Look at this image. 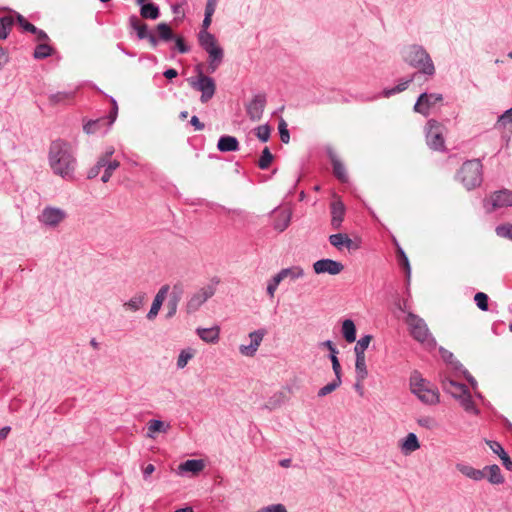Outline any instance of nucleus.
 <instances>
[{
  "instance_id": "14",
  "label": "nucleus",
  "mask_w": 512,
  "mask_h": 512,
  "mask_svg": "<svg viewBox=\"0 0 512 512\" xmlns=\"http://www.w3.org/2000/svg\"><path fill=\"white\" fill-rule=\"evenodd\" d=\"M442 101L441 94H427L423 93L419 96L414 110L422 115H428L429 109L437 102Z\"/></svg>"
},
{
  "instance_id": "49",
  "label": "nucleus",
  "mask_w": 512,
  "mask_h": 512,
  "mask_svg": "<svg viewBox=\"0 0 512 512\" xmlns=\"http://www.w3.org/2000/svg\"><path fill=\"white\" fill-rule=\"evenodd\" d=\"M206 52L209 54L210 61L222 62L224 53L219 46L213 47Z\"/></svg>"
},
{
  "instance_id": "18",
  "label": "nucleus",
  "mask_w": 512,
  "mask_h": 512,
  "mask_svg": "<svg viewBox=\"0 0 512 512\" xmlns=\"http://www.w3.org/2000/svg\"><path fill=\"white\" fill-rule=\"evenodd\" d=\"M399 448L404 455H409L420 448L418 437L414 433H408L399 441Z\"/></svg>"
},
{
  "instance_id": "45",
  "label": "nucleus",
  "mask_w": 512,
  "mask_h": 512,
  "mask_svg": "<svg viewBox=\"0 0 512 512\" xmlns=\"http://www.w3.org/2000/svg\"><path fill=\"white\" fill-rule=\"evenodd\" d=\"M412 81V79H409V80H406L404 82H401L400 84H398L397 86L393 87V88H390V89H385L383 91V96L385 98H389L390 96L396 94V93H400V92H403L404 90L407 89L409 83Z\"/></svg>"
},
{
  "instance_id": "16",
  "label": "nucleus",
  "mask_w": 512,
  "mask_h": 512,
  "mask_svg": "<svg viewBox=\"0 0 512 512\" xmlns=\"http://www.w3.org/2000/svg\"><path fill=\"white\" fill-rule=\"evenodd\" d=\"M169 288H170L169 285H163L159 289L157 294L155 295L154 300L151 305V308H150V311L147 314L148 320H154L156 318V316L158 315V313L161 309V306L167 297Z\"/></svg>"
},
{
  "instance_id": "53",
  "label": "nucleus",
  "mask_w": 512,
  "mask_h": 512,
  "mask_svg": "<svg viewBox=\"0 0 512 512\" xmlns=\"http://www.w3.org/2000/svg\"><path fill=\"white\" fill-rule=\"evenodd\" d=\"M17 22L24 31L32 33V23L25 19L22 15L17 14Z\"/></svg>"
},
{
  "instance_id": "8",
  "label": "nucleus",
  "mask_w": 512,
  "mask_h": 512,
  "mask_svg": "<svg viewBox=\"0 0 512 512\" xmlns=\"http://www.w3.org/2000/svg\"><path fill=\"white\" fill-rule=\"evenodd\" d=\"M215 287L213 285H206L201 287L195 293H193L185 305V310L188 314H194L201 306L215 294Z\"/></svg>"
},
{
  "instance_id": "39",
  "label": "nucleus",
  "mask_w": 512,
  "mask_h": 512,
  "mask_svg": "<svg viewBox=\"0 0 512 512\" xmlns=\"http://www.w3.org/2000/svg\"><path fill=\"white\" fill-rule=\"evenodd\" d=\"M332 166L334 175L342 182L347 181V173L345 166L341 161L336 158H332Z\"/></svg>"
},
{
  "instance_id": "29",
  "label": "nucleus",
  "mask_w": 512,
  "mask_h": 512,
  "mask_svg": "<svg viewBox=\"0 0 512 512\" xmlns=\"http://www.w3.org/2000/svg\"><path fill=\"white\" fill-rule=\"evenodd\" d=\"M169 425H165L164 422L160 421V420H155V419H152L150 421H148L147 423V429H148V432H147V437L148 438H155V433L157 432H163V433H166L167 430L169 429Z\"/></svg>"
},
{
  "instance_id": "57",
  "label": "nucleus",
  "mask_w": 512,
  "mask_h": 512,
  "mask_svg": "<svg viewBox=\"0 0 512 512\" xmlns=\"http://www.w3.org/2000/svg\"><path fill=\"white\" fill-rule=\"evenodd\" d=\"M216 6H217V0H207V4L205 7V14L208 16H213Z\"/></svg>"
},
{
  "instance_id": "42",
  "label": "nucleus",
  "mask_w": 512,
  "mask_h": 512,
  "mask_svg": "<svg viewBox=\"0 0 512 512\" xmlns=\"http://www.w3.org/2000/svg\"><path fill=\"white\" fill-rule=\"evenodd\" d=\"M340 385H341V378L335 377V379L331 383L326 384L318 391V396L324 397V396L332 393L333 391H335Z\"/></svg>"
},
{
  "instance_id": "55",
  "label": "nucleus",
  "mask_w": 512,
  "mask_h": 512,
  "mask_svg": "<svg viewBox=\"0 0 512 512\" xmlns=\"http://www.w3.org/2000/svg\"><path fill=\"white\" fill-rule=\"evenodd\" d=\"M34 36H35V41L37 43L49 42V38L46 35V33L43 32L42 30H38L35 26H34Z\"/></svg>"
},
{
  "instance_id": "51",
  "label": "nucleus",
  "mask_w": 512,
  "mask_h": 512,
  "mask_svg": "<svg viewBox=\"0 0 512 512\" xmlns=\"http://www.w3.org/2000/svg\"><path fill=\"white\" fill-rule=\"evenodd\" d=\"M281 282L282 281L280 280V277L277 276V274L270 280L267 285V293L270 298H274L277 287Z\"/></svg>"
},
{
  "instance_id": "62",
  "label": "nucleus",
  "mask_w": 512,
  "mask_h": 512,
  "mask_svg": "<svg viewBox=\"0 0 512 512\" xmlns=\"http://www.w3.org/2000/svg\"><path fill=\"white\" fill-rule=\"evenodd\" d=\"M500 458L502 460L503 465L506 467V469L512 470V461L510 460V458L507 455V453H504L503 455H500Z\"/></svg>"
},
{
  "instance_id": "54",
  "label": "nucleus",
  "mask_w": 512,
  "mask_h": 512,
  "mask_svg": "<svg viewBox=\"0 0 512 512\" xmlns=\"http://www.w3.org/2000/svg\"><path fill=\"white\" fill-rule=\"evenodd\" d=\"M330 359H331V362H332V368H333V371L335 373V377H340L341 378V366H340V362H339L336 354H331L330 355Z\"/></svg>"
},
{
  "instance_id": "1",
  "label": "nucleus",
  "mask_w": 512,
  "mask_h": 512,
  "mask_svg": "<svg viewBox=\"0 0 512 512\" xmlns=\"http://www.w3.org/2000/svg\"><path fill=\"white\" fill-rule=\"evenodd\" d=\"M49 165L52 171L64 179L72 180L76 169V157L70 143L55 140L49 148Z\"/></svg>"
},
{
  "instance_id": "5",
  "label": "nucleus",
  "mask_w": 512,
  "mask_h": 512,
  "mask_svg": "<svg viewBox=\"0 0 512 512\" xmlns=\"http://www.w3.org/2000/svg\"><path fill=\"white\" fill-rule=\"evenodd\" d=\"M68 218L66 209L46 205L40 210L37 216L38 222L45 228L51 230H57Z\"/></svg>"
},
{
  "instance_id": "19",
  "label": "nucleus",
  "mask_w": 512,
  "mask_h": 512,
  "mask_svg": "<svg viewBox=\"0 0 512 512\" xmlns=\"http://www.w3.org/2000/svg\"><path fill=\"white\" fill-rule=\"evenodd\" d=\"M456 469L462 475L474 481H481L486 477V473L484 472V470L476 469L468 464L458 463L456 465Z\"/></svg>"
},
{
  "instance_id": "28",
  "label": "nucleus",
  "mask_w": 512,
  "mask_h": 512,
  "mask_svg": "<svg viewBox=\"0 0 512 512\" xmlns=\"http://www.w3.org/2000/svg\"><path fill=\"white\" fill-rule=\"evenodd\" d=\"M205 465L202 460H187L184 463L179 465V470L183 472H191L193 474H197L204 469Z\"/></svg>"
},
{
  "instance_id": "26",
  "label": "nucleus",
  "mask_w": 512,
  "mask_h": 512,
  "mask_svg": "<svg viewBox=\"0 0 512 512\" xmlns=\"http://www.w3.org/2000/svg\"><path fill=\"white\" fill-rule=\"evenodd\" d=\"M277 276L280 277V280L283 281L285 279L297 280L304 276V270L300 266H292L289 268L282 269Z\"/></svg>"
},
{
  "instance_id": "27",
  "label": "nucleus",
  "mask_w": 512,
  "mask_h": 512,
  "mask_svg": "<svg viewBox=\"0 0 512 512\" xmlns=\"http://www.w3.org/2000/svg\"><path fill=\"white\" fill-rule=\"evenodd\" d=\"M483 470L486 473L488 481L491 484L499 485L504 482V477L502 476L501 470L498 465L494 464L491 466H486Z\"/></svg>"
},
{
  "instance_id": "9",
  "label": "nucleus",
  "mask_w": 512,
  "mask_h": 512,
  "mask_svg": "<svg viewBox=\"0 0 512 512\" xmlns=\"http://www.w3.org/2000/svg\"><path fill=\"white\" fill-rule=\"evenodd\" d=\"M190 84L193 88L202 93L200 97L202 103H207L213 98L216 91L215 81L204 75L201 71L198 73L197 80H190Z\"/></svg>"
},
{
  "instance_id": "33",
  "label": "nucleus",
  "mask_w": 512,
  "mask_h": 512,
  "mask_svg": "<svg viewBox=\"0 0 512 512\" xmlns=\"http://www.w3.org/2000/svg\"><path fill=\"white\" fill-rule=\"evenodd\" d=\"M176 289H177V286H174V292L172 293L171 298L169 299V301L167 303V308H168V312L166 315L167 318L173 317L177 312V307H178L179 301L181 299V289H179L178 292H175Z\"/></svg>"
},
{
  "instance_id": "21",
  "label": "nucleus",
  "mask_w": 512,
  "mask_h": 512,
  "mask_svg": "<svg viewBox=\"0 0 512 512\" xmlns=\"http://www.w3.org/2000/svg\"><path fill=\"white\" fill-rule=\"evenodd\" d=\"M197 335L206 343H217L220 335L219 326H214L211 328H198L196 330Z\"/></svg>"
},
{
  "instance_id": "20",
  "label": "nucleus",
  "mask_w": 512,
  "mask_h": 512,
  "mask_svg": "<svg viewBox=\"0 0 512 512\" xmlns=\"http://www.w3.org/2000/svg\"><path fill=\"white\" fill-rule=\"evenodd\" d=\"M146 299V293L138 292L123 304V308L125 311L137 312L144 306Z\"/></svg>"
},
{
  "instance_id": "50",
  "label": "nucleus",
  "mask_w": 512,
  "mask_h": 512,
  "mask_svg": "<svg viewBox=\"0 0 512 512\" xmlns=\"http://www.w3.org/2000/svg\"><path fill=\"white\" fill-rule=\"evenodd\" d=\"M278 129L281 141L285 144L289 143L290 135L287 129V123L283 119L279 122Z\"/></svg>"
},
{
  "instance_id": "60",
  "label": "nucleus",
  "mask_w": 512,
  "mask_h": 512,
  "mask_svg": "<svg viewBox=\"0 0 512 512\" xmlns=\"http://www.w3.org/2000/svg\"><path fill=\"white\" fill-rule=\"evenodd\" d=\"M190 123L194 126V128L196 130H199V131L203 130L205 127L204 124L202 122H200V120L197 116H192Z\"/></svg>"
},
{
  "instance_id": "15",
  "label": "nucleus",
  "mask_w": 512,
  "mask_h": 512,
  "mask_svg": "<svg viewBox=\"0 0 512 512\" xmlns=\"http://www.w3.org/2000/svg\"><path fill=\"white\" fill-rule=\"evenodd\" d=\"M264 335H265L264 330H257V331L251 332L249 334V337L251 340L250 344L249 345H244V344L240 345V347H239L240 353L242 355L248 356V357L254 356L263 340Z\"/></svg>"
},
{
  "instance_id": "3",
  "label": "nucleus",
  "mask_w": 512,
  "mask_h": 512,
  "mask_svg": "<svg viewBox=\"0 0 512 512\" xmlns=\"http://www.w3.org/2000/svg\"><path fill=\"white\" fill-rule=\"evenodd\" d=\"M410 388L411 392L424 404L435 405L439 403L438 389L425 380L417 371H414L410 377Z\"/></svg>"
},
{
  "instance_id": "31",
  "label": "nucleus",
  "mask_w": 512,
  "mask_h": 512,
  "mask_svg": "<svg viewBox=\"0 0 512 512\" xmlns=\"http://www.w3.org/2000/svg\"><path fill=\"white\" fill-rule=\"evenodd\" d=\"M14 17L11 15H3L0 16V39L5 40L10 31L12 26L14 25Z\"/></svg>"
},
{
  "instance_id": "22",
  "label": "nucleus",
  "mask_w": 512,
  "mask_h": 512,
  "mask_svg": "<svg viewBox=\"0 0 512 512\" xmlns=\"http://www.w3.org/2000/svg\"><path fill=\"white\" fill-rule=\"evenodd\" d=\"M217 148L221 152H232L239 149V142L234 136H221L217 143Z\"/></svg>"
},
{
  "instance_id": "44",
  "label": "nucleus",
  "mask_w": 512,
  "mask_h": 512,
  "mask_svg": "<svg viewBox=\"0 0 512 512\" xmlns=\"http://www.w3.org/2000/svg\"><path fill=\"white\" fill-rule=\"evenodd\" d=\"M270 134H271V127L267 124L260 125L257 128H255V135L262 142H267L270 138Z\"/></svg>"
},
{
  "instance_id": "58",
  "label": "nucleus",
  "mask_w": 512,
  "mask_h": 512,
  "mask_svg": "<svg viewBox=\"0 0 512 512\" xmlns=\"http://www.w3.org/2000/svg\"><path fill=\"white\" fill-rule=\"evenodd\" d=\"M175 44H176V47L177 49L179 50V52L181 53H186L188 52V47L186 46V44L184 43V40L182 37H177L175 39Z\"/></svg>"
},
{
  "instance_id": "6",
  "label": "nucleus",
  "mask_w": 512,
  "mask_h": 512,
  "mask_svg": "<svg viewBox=\"0 0 512 512\" xmlns=\"http://www.w3.org/2000/svg\"><path fill=\"white\" fill-rule=\"evenodd\" d=\"M443 389L460 401L461 406L468 412L474 411V403L470 392L465 384L458 383L452 379L442 381Z\"/></svg>"
},
{
  "instance_id": "46",
  "label": "nucleus",
  "mask_w": 512,
  "mask_h": 512,
  "mask_svg": "<svg viewBox=\"0 0 512 512\" xmlns=\"http://www.w3.org/2000/svg\"><path fill=\"white\" fill-rule=\"evenodd\" d=\"M119 166H120V163H119V161H117V160H113L112 162H109L108 166H107V167H105L104 173H103V175H102V177H101L102 182H103V183H107V182L110 180V178H111V176H112L113 172H114V171H115Z\"/></svg>"
},
{
  "instance_id": "11",
  "label": "nucleus",
  "mask_w": 512,
  "mask_h": 512,
  "mask_svg": "<svg viewBox=\"0 0 512 512\" xmlns=\"http://www.w3.org/2000/svg\"><path fill=\"white\" fill-rule=\"evenodd\" d=\"M485 205H491L488 208L489 212L512 206V191L502 189L491 193L489 198L485 200Z\"/></svg>"
},
{
  "instance_id": "36",
  "label": "nucleus",
  "mask_w": 512,
  "mask_h": 512,
  "mask_svg": "<svg viewBox=\"0 0 512 512\" xmlns=\"http://www.w3.org/2000/svg\"><path fill=\"white\" fill-rule=\"evenodd\" d=\"M355 372L356 377H359V380H365L367 378L368 370L366 366L365 355L356 356Z\"/></svg>"
},
{
  "instance_id": "43",
  "label": "nucleus",
  "mask_w": 512,
  "mask_h": 512,
  "mask_svg": "<svg viewBox=\"0 0 512 512\" xmlns=\"http://www.w3.org/2000/svg\"><path fill=\"white\" fill-rule=\"evenodd\" d=\"M498 125L512 133V108L500 116Z\"/></svg>"
},
{
  "instance_id": "24",
  "label": "nucleus",
  "mask_w": 512,
  "mask_h": 512,
  "mask_svg": "<svg viewBox=\"0 0 512 512\" xmlns=\"http://www.w3.org/2000/svg\"><path fill=\"white\" fill-rule=\"evenodd\" d=\"M329 242L331 245L338 249H341V247L343 246H345L348 249L357 248L347 234H333L329 237Z\"/></svg>"
},
{
  "instance_id": "12",
  "label": "nucleus",
  "mask_w": 512,
  "mask_h": 512,
  "mask_svg": "<svg viewBox=\"0 0 512 512\" xmlns=\"http://www.w3.org/2000/svg\"><path fill=\"white\" fill-rule=\"evenodd\" d=\"M266 106V97L263 94H258L246 105V113L249 119L253 122L259 121L262 118Z\"/></svg>"
},
{
  "instance_id": "32",
  "label": "nucleus",
  "mask_w": 512,
  "mask_h": 512,
  "mask_svg": "<svg viewBox=\"0 0 512 512\" xmlns=\"http://www.w3.org/2000/svg\"><path fill=\"white\" fill-rule=\"evenodd\" d=\"M342 333L347 342L352 343L356 340V327L352 320L346 319L343 321Z\"/></svg>"
},
{
  "instance_id": "38",
  "label": "nucleus",
  "mask_w": 512,
  "mask_h": 512,
  "mask_svg": "<svg viewBox=\"0 0 512 512\" xmlns=\"http://www.w3.org/2000/svg\"><path fill=\"white\" fill-rule=\"evenodd\" d=\"M140 14L145 19H156L159 16V9L153 3L143 4L141 6Z\"/></svg>"
},
{
  "instance_id": "52",
  "label": "nucleus",
  "mask_w": 512,
  "mask_h": 512,
  "mask_svg": "<svg viewBox=\"0 0 512 512\" xmlns=\"http://www.w3.org/2000/svg\"><path fill=\"white\" fill-rule=\"evenodd\" d=\"M103 122V119H97V120H91V121H88L83 129L84 131L87 133V134H92V133H95L98 129V126L100 125V123Z\"/></svg>"
},
{
  "instance_id": "37",
  "label": "nucleus",
  "mask_w": 512,
  "mask_h": 512,
  "mask_svg": "<svg viewBox=\"0 0 512 512\" xmlns=\"http://www.w3.org/2000/svg\"><path fill=\"white\" fill-rule=\"evenodd\" d=\"M196 351L193 348H187L181 350L178 359H177V367L179 369H183L186 367L188 362L195 356Z\"/></svg>"
},
{
  "instance_id": "47",
  "label": "nucleus",
  "mask_w": 512,
  "mask_h": 512,
  "mask_svg": "<svg viewBox=\"0 0 512 512\" xmlns=\"http://www.w3.org/2000/svg\"><path fill=\"white\" fill-rule=\"evenodd\" d=\"M157 31L159 37L165 41H169L173 38V32L166 23H160L157 25Z\"/></svg>"
},
{
  "instance_id": "4",
  "label": "nucleus",
  "mask_w": 512,
  "mask_h": 512,
  "mask_svg": "<svg viewBox=\"0 0 512 512\" xmlns=\"http://www.w3.org/2000/svg\"><path fill=\"white\" fill-rule=\"evenodd\" d=\"M459 181L467 190H472L482 183V164L478 159L468 160L462 164L456 174Z\"/></svg>"
},
{
  "instance_id": "48",
  "label": "nucleus",
  "mask_w": 512,
  "mask_h": 512,
  "mask_svg": "<svg viewBox=\"0 0 512 512\" xmlns=\"http://www.w3.org/2000/svg\"><path fill=\"white\" fill-rule=\"evenodd\" d=\"M474 300L479 309L482 311L488 310V296L483 292H478L474 296Z\"/></svg>"
},
{
  "instance_id": "7",
  "label": "nucleus",
  "mask_w": 512,
  "mask_h": 512,
  "mask_svg": "<svg viewBox=\"0 0 512 512\" xmlns=\"http://www.w3.org/2000/svg\"><path fill=\"white\" fill-rule=\"evenodd\" d=\"M406 323L409 327L410 334L418 342L424 343L431 340V333L425 321L414 313H408Z\"/></svg>"
},
{
  "instance_id": "63",
  "label": "nucleus",
  "mask_w": 512,
  "mask_h": 512,
  "mask_svg": "<svg viewBox=\"0 0 512 512\" xmlns=\"http://www.w3.org/2000/svg\"><path fill=\"white\" fill-rule=\"evenodd\" d=\"M109 162H112V161H111V160H109V159L107 158V156L102 155L101 157H99V159H98V161H97L96 165H97V166H99V167H101V169H102V168L107 167V166H108V164H109Z\"/></svg>"
},
{
  "instance_id": "40",
  "label": "nucleus",
  "mask_w": 512,
  "mask_h": 512,
  "mask_svg": "<svg viewBox=\"0 0 512 512\" xmlns=\"http://www.w3.org/2000/svg\"><path fill=\"white\" fill-rule=\"evenodd\" d=\"M274 159L273 154L271 153L268 147H265L262 151V154L258 160V167L262 170H265L270 167L272 161Z\"/></svg>"
},
{
  "instance_id": "34",
  "label": "nucleus",
  "mask_w": 512,
  "mask_h": 512,
  "mask_svg": "<svg viewBox=\"0 0 512 512\" xmlns=\"http://www.w3.org/2000/svg\"><path fill=\"white\" fill-rule=\"evenodd\" d=\"M199 42H200V45L206 50H210L211 48L213 47H216L218 46L217 45V41H216V38L214 37V35H212L211 33L205 31V30H202L200 33H199Z\"/></svg>"
},
{
  "instance_id": "59",
  "label": "nucleus",
  "mask_w": 512,
  "mask_h": 512,
  "mask_svg": "<svg viewBox=\"0 0 512 512\" xmlns=\"http://www.w3.org/2000/svg\"><path fill=\"white\" fill-rule=\"evenodd\" d=\"M268 512H288L283 504H274L267 506Z\"/></svg>"
},
{
  "instance_id": "2",
  "label": "nucleus",
  "mask_w": 512,
  "mask_h": 512,
  "mask_svg": "<svg viewBox=\"0 0 512 512\" xmlns=\"http://www.w3.org/2000/svg\"><path fill=\"white\" fill-rule=\"evenodd\" d=\"M402 57L410 66L418 69L421 73L432 76L435 67L430 55L419 45H409L402 51Z\"/></svg>"
},
{
  "instance_id": "30",
  "label": "nucleus",
  "mask_w": 512,
  "mask_h": 512,
  "mask_svg": "<svg viewBox=\"0 0 512 512\" xmlns=\"http://www.w3.org/2000/svg\"><path fill=\"white\" fill-rule=\"evenodd\" d=\"M55 52V48H53L49 42L37 43L36 47L34 48V58L44 59L53 55Z\"/></svg>"
},
{
  "instance_id": "17",
  "label": "nucleus",
  "mask_w": 512,
  "mask_h": 512,
  "mask_svg": "<svg viewBox=\"0 0 512 512\" xmlns=\"http://www.w3.org/2000/svg\"><path fill=\"white\" fill-rule=\"evenodd\" d=\"M331 225L339 228L345 215V205L340 199H335L331 203Z\"/></svg>"
},
{
  "instance_id": "61",
  "label": "nucleus",
  "mask_w": 512,
  "mask_h": 512,
  "mask_svg": "<svg viewBox=\"0 0 512 512\" xmlns=\"http://www.w3.org/2000/svg\"><path fill=\"white\" fill-rule=\"evenodd\" d=\"M100 171H101V167H99L95 164L92 168L89 169L87 177L89 179L95 178L99 175Z\"/></svg>"
},
{
  "instance_id": "35",
  "label": "nucleus",
  "mask_w": 512,
  "mask_h": 512,
  "mask_svg": "<svg viewBox=\"0 0 512 512\" xmlns=\"http://www.w3.org/2000/svg\"><path fill=\"white\" fill-rule=\"evenodd\" d=\"M131 27L137 31L140 39H145L148 36L147 25L143 23L137 16H131L129 19Z\"/></svg>"
},
{
  "instance_id": "13",
  "label": "nucleus",
  "mask_w": 512,
  "mask_h": 512,
  "mask_svg": "<svg viewBox=\"0 0 512 512\" xmlns=\"http://www.w3.org/2000/svg\"><path fill=\"white\" fill-rule=\"evenodd\" d=\"M313 269L316 274L328 273L330 275L340 274L344 266L342 263L332 259H321L313 264Z\"/></svg>"
},
{
  "instance_id": "64",
  "label": "nucleus",
  "mask_w": 512,
  "mask_h": 512,
  "mask_svg": "<svg viewBox=\"0 0 512 512\" xmlns=\"http://www.w3.org/2000/svg\"><path fill=\"white\" fill-rule=\"evenodd\" d=\"M363 381L364 380H359V377H356V383L354 387L360 396L364 395Z\"/></svg>"
},
{
  "instance_id": "25",
  "label": "nucleus",
  "mask_w": 512,
  "mask_h": 512,
  "mask_svg": "<svg viewBox=\"0 0 512 512\" xmlns=\"http://www.w3.org/2000/svg\"><path fill=\"white\" fill-rule=\"evenodd\" d=\"M291 212L287 209H283L277 212L274 221V228L280 232L284 231L290 223Z\"/></svg>"
},
{
  "instance_id": "23",
  "label": "nucleus",
  "mask_w": 512,
  "mask_h": 512,
  "mask_svg": "<svg viewBox=\"0 0 512 512\" xmlns=\"http://www.w3.org/2000/svg\"><path fill=\"white\" fill-rule=\"evenodd\" d=\"M75 92L62 91L50 95L49 102L51 105H69L73 102Z\"/></svg>"
},
{
  "instance_id": "41",
  "label": "nucleus",
  "mask_w": 512,
  "mask_h": 512,
  "mask_svg": "<svg viewBox=\"0 0 512 512\" xmlns=\"http://www.w3.org/2000/svg\"><path fill=\"white\" fill-rule=\"evenodd\" d=\"M371 341H372L371 335H365V336L361 337L357 341V343L354 347L355 355L356 356L365 355V350L368 348Z\"/></svg>"
},
{
  "instance_id": "10",
  "label": "nucleus",
  "mask_w": 512,
  "mask_h": 512,
  "mask_svg": "<svg viewBox=\"0 0 512 512\" xmlns=\"http://www.w3.org/2000/svg\"><path fill=\"white\" fill-rule=\"evenodd\" d=\"M426 142L433 150L444 148V127L435 120H429L427 123Z\"/></svg>"
},
{
  "instance_id": "56",
  "label": "nucleus",
  "mask_w": 512,
  "mask_h": 512,
  "mask_svg": "<svg viewBox=\"0 0 512 512\" xmlns=\"http://www.w3.org/2000/svg\"><path fill=\"white\" fill-rule=\"evenodd\" d=\"M487 444L489 445L491 450L494 453L498 454L499 456L503 455L504 453H506L504 451V449L502 448V446L498 442H496V441H487Z\"/></svg>"
}]
</instances>
